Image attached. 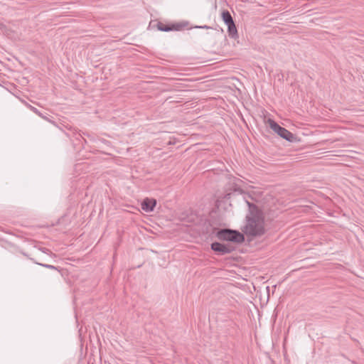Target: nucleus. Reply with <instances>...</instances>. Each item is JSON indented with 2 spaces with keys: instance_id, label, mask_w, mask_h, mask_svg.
Segmentation results:
<instances>
[{
  "instance_id": "1",
  "label": "nucleus",
  "mask_w": 364,
  "mask_h": 364,
  "mask_svg": "<svg viewBox=\"0 0 364 364\" xmlns=\"http://www.w3.org/2000/svg\"><path fill=\"white\" fill-rule=\"evenodd\" d=\"M216 236L220 240L231 241L237 243L242 242L245 240L242 233L230 229L220 230L217 232Z\"/></svg>"
},
{
  "instance_id": "2",
  "label": "nucleus",
  "mask_w": 364,
  "mask_h": 364,
  "mask_svg": "<svg viewBox=\"0 0 364 364\" xmlns=\"http://www.w3.org/2000/svg\"><path fill=\"white\" fill-rule=\"evenodd\" d=\"M245 233L252 236L264 233L263 223L259 218H249L245 226Z\"/></svg>"
},
{
  "instance_id": "3",
  "label": "nucleus",
  "mask_w": 364,
  "mask_h": 364,
  "mask_svg": "<svg viewBox=\"0 0 364 364\" xmlns=\"http://www.w3.org/2000/svg\"><path fill=\"white\" fill-rule=\"evenodd\" d=\"M268 124L269 127L282 138L290 142L294 141L295 136L289 130L279 126L276 122L271 119H268Z\"/></svg>"
},
{
  "instance_id": "4",
  "label": "nucleus",
  "mask_w": 364,
  "mask_h": 364,
  "mask_svg": "<svg viewBox=\"0 0 364 364\" xmlns=\"http://www.w3.org/2000/svg\"><path fill=\"white\" fill-rule=\"evenodd\" d=\"M211 249L213 251L220 253V255H225L227 253H230L232 250V249L230 247H229L228 245H223V244H221V243L217 242H213L211 244Z\"/></svg>"
},
{
  "instance_id": "5",
  "label": "nucleus",
  "mask_w": 364,
  "mask_h": 364,
  "mask_svg": "<svg viewBox=\"0 0 364 364\" xmlns=\"http://www.w3.org/2000/svg\"><path fill=\"white\" fill-rule=\"evenodd\" d=\"M156 205L155 199L145 198L141 203V208L146 212H151Z\"/></svg>"
},
{
  "instance_id": "6",
  "label": "nucleus",
  "mask_w": 364,
  "mask_h": 364,
  "mask_svg": "<svg viewBox=\"0 0 364 364\" xmlns=\"http://www.w3.org/2000/svg\"><path fill=\"white\" fill-rule=\"evenodd\" d=\"M157 28L159 31L167 32V31H173V30H176V31L178 30L179 26H178V25L169 26V25L164 24L162 22H158L157 23Z\"/></svg>"
},
{
  "instance_id": "7",
  "label": "nucleus",
  "mask_w": 364,
  "mask_h": 364,
  "mask_svg": "<svg viewBox=\"0 0 364 364\" xmlns=\"http://www.w3.org/2000/svg\"><path fill=\"white\" fill-rule=\"evenodd\" d=\"M222 18H223V21L225 22V23L227 26L234 23L232 17L228 11H223Z\"/></svg>"
},
{
  "instance_id": "8",
  "label": "nucleus",
  "mask_w": 364,
  "mask_h": 364,
  "mask_svg": "<svg viewBox=\"0 0 364 364\" xmlns=\"http://www.w3.org/2000/svg\"><path fill=\"white\" fill-rule=\"evenodd\" d=\"M228 32L230 37L232 38H236L237 37V31L235 23L228 25Z\"/></svg>"
},
{
  "instance_id": "9",
  "label": "nucleus",
  "mask_w": 364,
  "mask_h": 364,
  "mask_svg": "<svg viewBox=\"0 0 364 364\" xmlns=\"http://www.w3.org/2000/svg\"><path fill=\"white\" fill-rule=\"evenodd\" d=\"M38 264L43 266L46 268L50 269H58V267L51 264H41V263H37Z\"/></svg>"
},
{
  "instance_id": "10",
  "label": "nucleus",
  "mask_w": 364,
  "mask_h": 364,
  "mask_svg": "<svg viewBox=\"0 0 364 364\" xmlns=\"http://www.w3.org/2000/svg\"><path fill=\"white\" fill-rule=\"evenodd\" d=\"M31 110L38 116H42V113L35 107H31Z\"/></svg>"
},
{
  "instance_id": "11",
  "label": "nucleus",
  "mask_w": 364,
  "mask_h": 364,
  "mask_svg": "<svg viewBox=\"0 0 364 364\" xmlns=\"http://www.w3.org/2000/svg\"><path fill=\"white\" fill-rule=\"evenodd\" d=\"M39 117L49 122L53 123V122H52L50 119H48L46 116L43 115V114H42V116H39Z\"/></svg>"
},
{
  "instance_id": "12",
  "label": "nucleus",
  "mask_w": 364,
  "mask_h": 364,
  "mask_svg": "<svg viewBox=\"0 0 364 364\" xmlns=\"http://www.w3.org/2000/svg\"><path fill=\"white\" fill-rule=\"evenodd\" d=\"M24 104H25V105H26L28 109H31V107H33L32 105H29L28 103H27V102H24Z\"/></svg>"
},
{
  "instance_id": "13",
  "label": "nucleus",
  "mask_w": 364,
  "mask_h": 364,
  "mask_svg": "<svg viewBox=\"0 0 364 364\" xmlns=\"http://www.w3.org/2000/svg\"><path fill=\"white\" fill-rule=\"evenodd\" d=\"M200 28H210V27H209V26H200Z\"/></svg>"
}]
</instances>
